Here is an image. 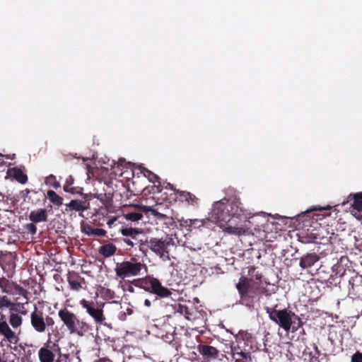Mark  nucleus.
<instances>
[{
	"label": "nucleus",
	"mask_w": 362,
	"mask_h": 362,
	"mask_svg": "<svg viewBox=\"0 0 362 362\" xmlns=\"http://www.w3.org/2000/svg\"><path fill=\"white\" fill-rule=\"evenodd\" d=\"M230 214L227 199H223L213 204L209 218L211 221L215 222L220 228H223L233 220Z\"/></svg>",
	"instance_id": "obj_7"
},
{
	"label": "nucleus",
	"mask_w": 362,
	"mask_h": 362,
	"mask_svg": "<svg viewBox=\"0 0 362 362\" xmlns=\"http://www.w3.org/2000/svg\"><path fill=\"white\" fill-rule=\"evenodd\" d=\"M67 281L70 288L75 291H79L83 288V285L86 284L85 279L74 271L68 272Z\"/></svg>",
	"instance_id": "obj_17"
},
{
	"label": "nucleus",
	"mask_w": 362,
	"mask_h": 362,
	"mask_svg": "<svg viewBox=\"0 0 362 362\" xmlns=\"http://www.w3.org/2000/svg\"><path fill=\"white\" fill-rule=\"evenodd\" d=\"M28 217L33 223L45 222L47 221V211L45 209L33 210L30 211Z\"/></svg>",
	"instance_id": "obj_23"
},
{
	"label": "nucleus",
	"mask_w": 362,
	"mask_h": 362,
	"mask_svg": "<svg viewBox=\"0 0 362 362\" xmlns=\"http://www.w3.org/2000/svg\"><path fill=\"white\" fill-rule=\"evenodd\" d=\"M231 354L235 362H251V353L243 351L240 346H232Z\"/></svg>",
	"instance_id": "obj_19"
},
{
	"label": "nucleus",
	"mask_w": 362,
	"mask_h": 362,
	"mask_svg": "<svg viewBox=\"0 0 362 362\" xmlns=\"http://www.w3.org/2000/svg\"><path fill=\"white\" fill-rule=\"evenodd\" d=\"M128 291L130 292V293H134V289L132 286H129V288H128Z\"/></svg>",
	"instance_id": "obj_48"
},
{
	"label": "nucleus",
	"mask_w": 362,
	"mask_h": 362,
	"mask_svg": "<svg viewBox=\"0 0 362 362\" xmlns=\"http://www.w3.org/2000/svg\"><path fill=\"white\" fill-rule=\"evenodd\" d=\"M117 247L112 243H108L100 247L98 252L104 257H110L116 253Z\"/></svg>",
	"instance_id": "obj_29"
},
{
	"label": "nucleus",
	"mask_w": 362,
	"mask_h": 362,
	"mask_svg": "<svg viewBox=\"0 0 362 362\" xmlns=\"http://www.w3.org/2000/svg\"><path fill=\"white\" fill-rule=\"evenodd\" d=\"M144 305H145L146 307H147V308L151 307V300H149V299H146V300H144Z\"/></svg>",
	"instance_id": "obj_46"
},
{
	"label": "nucleus",
	"mask_w": 362,
	"mask_h": 362,
	"mask_svg": "<svg viewBox=\"0 0 362 362\" xmlns=\"http://www.w3.org/2000/svg\"><path fill=\"white\" fill-rule=\"evenodd\" d=\"M83 233L88 235H95L98 237H104L106 235V230L102 228H95L89 224L83 225L81 227Z\"/></svg>",
	"instance_id": "obj_25"
},
{
	"label": "nucleus",
	"mask_w": 362,
	"mask_h": 362,
	"mask_svg": "<svg viewBox=\"0 0 362 362\" xmlns=\"http://www.w3.org/2000/svg\"><path fill=\"white\" fill-rule=\"evenodd\" d=\"M149 243L150 250L160 257L168 255V247L174 244L173 238L168 236L161 238H151Z\"/></svg>",
	"instance_id": "obj_9"
},
{
	"label": "nucleus",
	"mask_w": 362,
	"mask_h": 362,
	"mask_svg": "<svg viewBox=\"0 0 362 362\" xmlns=\"http://www.w3.org/2000/svg\"><path fill=\"white\" fill-rule=\"evenodd\" d=\"M276 307L277 305L274 308L265 307L264 310L269 319L286 332H296L303 325L302 320L295 313L288 308L277 310Z\"/></svg>",
	"instance_id": "obj_2"
},
{
	"label": "nucleus",
	"mask_w": 362,
	"mask_h": 362,
	"mask_svg": "<svg viewBox=\"0 0 362 362\" xmlns=\"http://www.w3.org/2000/svg\"><path fill=\"white\" fill-rule=\"evenodd\" d=\"M16 259L15 253L6 252L0 255V265L4 271H12L16 268Z\"/></svg>",
	"instance_id": "obj_18"
},
{
	"label": "nucleus",
	"mask_w": 362,
	"mask_h": 362,
	"mask_svg": "<svg viewBox=\"0 0 362 362\" xmlns=\"http://www.w3.org/2000/svg\"><path fill=\"white\" fill-rule=\"evenodd\" d=\"M47 197L49 201L57 206H60L63 204V198L59 196L54 191L48 190L47 193Z\"/></svg>",
	"instance_id": "obj_31"
},
{
	"label": "nucleus",
	"mask_w": 362,
	"mask_h": 362,
	"mask_svg": "<svg viewBox=\"0 0 362 362\" xmlns=\"http://www.w3.org/2000/svg\"><path fill=\"white\" fill-rule=\"evenodd\" d=\"M331 207L329 206H327L326 207H320V206H315L313 209L307 211L306 212H310L311 211H324V210H329Z\"/></svg>",
	"instance_id": "obj_44"
},
{
	"label": "nucleus",
	"mask_w": 362,
	"mask_h": 362,
	"mask_svg": "<svg viewBox=\"0 0 362 362\" xmlns=\"http://www.w3.org/2000/svg\"><path fill=\"white\" fill-rule=\"evenodd\" d=\"M30 317L32 328L38 334H45L49 332L55 323L52 317L44 313L37 307H35L34 310L31 312Z\"/></svg>",
	"instance_id": "obj_6"
},
{
	"label": "nucleus",
	"mask_w": 362,
	"mask_h": 362,
	"mask_svg": "<svg viewBox=\"0 0 362 362\" xmlns=\"http://www.w3.org/2000/svg\"><path fill=\"white\" fill-rule=\"evenodd\" d=\"M197 350L203 359L207 361L216 360L219 357L220 351L216 347L210 345L199 344Z\"/></svg>",
	"instance_id": "obj_15"
},
{
	"label": "nucleus",
	"mask_w": 362,
	"mask_h": 362,
	"mask_svg": "<svg viewBox=\"0 0 362 362\" xmlns=\"http://www.w3.org/2000/svg\"><path fill=\"white\" fill-rule=\"evenodd\" d=\"M58 317L70 334L83 336L91 330V327L86 322L81 320L76 314L66 307L59 310Z\"/></svg>",
	"instance_id": "obj_4"
},
{
	"label": "nucleus",
	"mask_w": 362,
	"mask_h": 362,
	"mask_svg": "<svg viewBox=\"0 0 362 362\" xmlns=\"http://www.w3.org/2000/svg\"><path fill=\"white\" fill-rule=\"evenodd\" d=\"M221 228L223 229V232L229 235H234L238 236L249 235L250 233V229L247 228L242 226H233L228 223L225 227Z\"/></svg>",
	"instance_id": "obj_22"
},
{
	"label": "nucleus",
	"mask_w": 362,
	"mask_h": 362,
	"mask_svg": "<svg viewBox=\"0 0 362 362\" xmlns=\"http://www.w3.org/2000/svg\"><path fill=\"white\" fill-rule=\"evenodd\" d=\"M144 176L148 178V180L153 183L159 182L160 183V177L153 173V172L150 171L149 170L145 169L144 171Z\"/></svg>",
	"instance_id": "obj_38"
},
{
	"label": "nucleus",
	"mask_w": 362,
	"mask_h": 362,
	"mask_svg": "<svg viewBox=\"0 0 362 362\" xmlns=\"http://www.w3.org/2000/svg\"><path fill=\"white\" fill-rule=\"evenodd\" d=\"M124 218L127 221H138L143 218V215L139 212H130L124 214Z\"/></svg>",
	"instance_id": "obj_36"
},
{
	"label": "nucleus",
	"mask_w": 362,
	"mask_h": 362,
	"mask_svg": "<svg viewBox=\"0 0 362 362\" xmlns=\"http://www.w3.org/2000/svg\"><path fill=\"white\" fill-rule=\"evenodd\" d=\"M71 210L76 211H83L88 208L89 203L87 201L83 200H71L68 204H66Z\"/></svg>",
	"instance_id": "obj_28"
},
{
	"label": "nucleus",
	"mask_w": 362,
	"mask_h": 362,
	"mask_svg": "<svg viewBox=\"0 0 362 362\" xmlns=\"http://www.w3.org/2000/svg\"><path fill=\"white\" fill-rule=\"evenodd\" d=\"M248 276H241L238 283L235 285L240 296V303L246 306H250L257 300L261 293V287L259 283L253 282L252 279L261 280L262 275L256 271L255 267H250L248 269Z\"/></svg>",
	"instance_id": "obj_1"
},
{
	"label": "nucleus",
	"mask_w": 362,
	"mask_h": 362,
	"mask_svg": "<svg viewBox=\"0 0 362 362\" xmlns=\"http://www.w3.org/2000/svg\"><path fill=\"white\" fill-rule=\"evenodd\" d=\"M60 351L61 349L58 344H51L48 341L38 351L39 361L40 362H54L56 354Z\"/></svg>",
	"instance_id": "obj_11"
},
{
	"label": "nucleus",
	"mask_w": 362,
	"mask_h": 362,
	"mask_svg": "<svg viewBox=\"0 0 362 362\" xmlns=\"http://www.w3.org/2000/svg\"><path fill=\"white\" fill-rule=\"evenodd\" d=\"M132 284L137 288L153 294V303H156L158 298H168L172 295L171 290L163 286L160 281L153 276L147 275L143 278L134 279Z\"/></svg>",
	"instance_id": "obj_3"
},
{
	"label": "nucleus",
	"mask_w": 362,
	"mask_h": 362,
	"mask_svg": "<svg viewBox=\"0 0 362 362\" xmlns=\"http://www.w3.org/2000/svg\"><path fill=\"white\" fill-rule=\"evenodd\" d=\"M0 288L3 293L8 295H19L28 299V291L5 277H0Z\"/></svg>",
	"instance_id": "obj_10"
},
{
	"label": "nucleus",
	"mask_w": 362,
	"mask_h": 362,
	"mask_svg": "<svg viewBox=\"0 0 362 362\" xmlns=\"http://www.w3.org/2000/svg\"><path fill=\"white\" fill-rule=\"evenodd\" d=\"M28 314V310L23 303L18 304L14 308L9 310L8 322L14 329L20 328L23 324V316Z\"/></svg>",
	"instance_id": "obj_12"
},
{
	"label": "nucleus",
	"mask_w": 362,
	"mask_h": 362,
	"mask_svg": "<svg viewBox=\"0 0 362 362\" xmlns=\"http://www.w3.org/2000/svg\"><path fill=\"white\" fill-rule=\"evenodd\" d=\"M138 243H139V251L141 252L142 254L146 255L148 250H150L149 240L146 239L145 241H143L142 240H139Z\"/></svg>",
	"instance_id": "obj_37"
},
{
	"label": "nucleus",
	"mask_w": 362,
	"mask_h": 362,
	"mask_svg": "<svg viewBox=\"0 0 362 362\" xmlns=\"http://www.w3.org/2000/svg\"><path fill=\"white\" fill-rule=\"evenodd\" d=\"M159 205H156V208L154 206H141V211L144 213L151 212V214L156 218L157 220L163 223L167 228H171L175 226V221L172 216H168L167 214H163L159 211Z\"/></svg>",
	"instance_id": "obj_14"
},
{
	"label": "nucleus",
	"mask_w": 362,
	"mask_h": 362,
	"mask_svg": "<svg viewBox=\"0 0 362 362\" xmlns=\"http://www.w3.org/2000/svg\"><path fill=\"white\" fill-rule=\"evenodd\" d=\"M177 312L180 313L182 315H184L187 319H189V315H191V313L188 308V307L185 305L178 304L177 308Z\"/></svg>",
	"instance_id": "obj_39"
},
{
	"label": "nucleus",
	"mask_w": 362,
	"mask_h": 362,
	"mask_svg": "<svg viewBox=\"0 0 362 362\" xmlns=\"http://www.w3.org/2000/svg\"><path fill=\"white\" fill-rule=\"evenodd\" d=\"M74 183V178L72 175H69L65 182L64 185V190L71 194H78L82 190V188L71 187Z\"/></svg>",
	"instance_id": "obj_30"
},
{
	"label": "nucleus",
	"mask_w": 362,
	"mask_h": 362,
	"mask_svg": "<svg viewBox=\"0 0 362 362\" xmlns=\"http://www.w3.org/2000/svg\"><path fill=\"white\" fill-rule=\"evenodd\" d=\"M351 362H362V353L356 351L351 356Z\"/></svg>",
	"instance_id": "obj_41"
},
{
	"label": "nucleus",
	"mask_w": 362,
	"mask_h": 362,
	"mask_svg": "<svg viewBox=\"0 0 362 362\" xmlns=\"http://www.w3.org/2000/svg\"><path fill=\"white\" fill-rule=\"evenodd\" d=\"M35 223H30L25 225V228L27 231L31 235H35L37 233V227L35 224Z\"/></svg>",
	"instance_id": "obj_40"
},
{
	"label": "nucleus",
	"mask_w": 362,
	"mask_h": 362,
	"mask_svg": "<svg viewBox=\"0 0 362 362\" xmlns=\"http://www.w3.org/2000/svg\"><path fill=\"white\" fill-rule=\"evenodd\" d=\"M320 260V257L315 252L307 253L300 259L299 266L303 269H308L312 267Z\"/></svg>",
	"instance_id": "obj_20"
},
{
	"label": "nucleus",
	"mask_w": 362,
	"mask_h": 362,
	"mask_svg": "<svg viewBox=\"0 0 362 362\" xmlns=\"http://www.w3.org/2000/svg\"><path fill=\"white\" fill-rule=\"evenodd\" d=\"M177 198L180 202H186L191 205H197L198 204V198L193 194L181 190H175Z\"/></svg>",
	"instance_id": "obj_21"
},
{
	"label": "nucleus",
	"mask_w": 362,
	"mask_h": 362,
	"mask_svg": "<svg viewBox=\"0 0 362 362\" xmlns=\"http://www.w3.org/2000/svg\"><path fill=\"white\" fill-rule=\"evenodd\" d=\"M133 313V310L132 308H127L126 309V312L120 313L119 315V318L121 320H126V315H131Z\"/></svg>",
	"instance_id": "obj_42"
},
{
	"label": "nucleus",
	"mask_w": 362,
	"mask_h": 362,
	"mask_svg": "<svg viewBox=\"0 0 362 362\" xmlns=\"http://www.w3.org/2000/svg\"><path fill=\"white\" fill-rule=\"evenodd\" d=\"M168 187H170L171 189H173V186L170 183H168Z\"/></svg>",
	"instance_id": "obj_50"
},
{
	"label": "nucleus",
	"mask_w": 362,
	"mask_h": 362,
	"mask_svg": "<svg viewBox=\"0 0 362 362\" xmlns=\"http://www.w3.org/2000/svg\"><path fill=\"white\" fill-rule=\"evenodd\" d=\"M120 233L124 238H131L136 241L138 240L137 236L142 233V229L132 227H122L120 229Z\"/></svg>",
	"instance_id": "obj_26"
},
{
	"label": "nucleus",
	"mask_w": 362,
	"mask_h": 362,
	"mask_svg": "<svg viewBox=\"0 0 362 362\" xmlns=\"http://www.w3.org/2000/svg\"><path fill=\"white\" fill-rule=\"evenodd\" d=\"M143 270L147 272L146 265L134 257L117 263L115 269L117 277L122 280L128 277L142 275Z\"/></svg>",
	"instance_id": "obj_5"
},
{
	"label": "nucleus",
	"mask_w": 362,
	"mask_h": 362,
	"mask_svg": "<svg viewBox=\"0 0 362 362\" xmlns=\"http://www.w3.org/2000/svg\"><path fill=\"white\" fill-rule=\"evenodd\" d=\"M45 184L57 189L60 187V183L57 180L56 176L51 174L46 177Z\"/></svg>",
	"instance_id": "obj_35"
},
{
	"label": "nucleus",
	"mask_w": 362,
	"mask_h": 362,
	"mask_svg": "<svg viewBox=\"0 0 362 362\" xmlns=\"http://www.w3.org/2000/svg\"><path fill=\"white\" fill-rule=\"evenodd\" d=\"M21 303L11 302L6 296H0V308H8V311L16 306H18Z\"/></svg>",
	"instance_id": "obj_33"
},
{
	"label": "nucleus",
	"mask_w": 362,
	"mask_h": 362,
	"mask_svg": "<svg viewBox=\"0 0 362 362\" xmlns=\"http://www.w3.org/2000/svg\"><path fill=\"white\" fill-rule=\"evenodd\" d=\"M349 201H353L351 204L352 212L357 211L361 213L362 211V192L355 194H350L348 197Z\"/></svg>",
	"instance_id": "obj_27"
},
{
	"label": "nucleus",
	"mask_w": 362,
	"mask_h": 362,
	"mask_svg": "<svg viewBox=\"0 0 362 362\" xmlns=\"http://www.w3.org/2000/svg\"><path fill=\"white\" fill-rule=\"evenodd\" d=\"M100 294L103 298L106 300H112L115 296V291L106 288H102V289L100 290Z\"/></svg>",
	"instance_id": "obj_34"
},
{
	"label": "nucleus",
	"mask_w": 362,
	"mask_h": 362,
	"mask_svg": "<svg viewBox=\"0 0 362 362\" xmlns=\"http://www.w3.org/2000/svg\"><path fill=\"white\" fill-rule=\"evenodd\" d=\"M168 187H170L171 189H173V186L170 183H168Z\"/></svg>",
	"instance_id": "obj_49"
},
{
	"label": "nucleus",
	"mask_w": 362,
	"mask_h": 362,
	"mask_svg": "<svg viewBox=\"0 0 362 362\" xmlns=\"http://www.w3.org/2000/svg\"><path fill=\"white\" fill-rule=\"evenodd\" d=\"M68 358V355H60V357L56 360L54 362H66Z\"/></svg>",
	"instance_id": "obj_45"
},
{
	"label": "nucleus",
	"mask_w": 362,
	"mask_h": 362,
	"mask_svg": "<svg viewBox=\"0 0 362 362\" xmlns=\"http://www.w3.org/2000/svg\"><path fill=\"white\" fill-rule=\"evenodd\" d=\"M7 173L21 184H25L28 182L27 175L21 168L16 167L9 168Z\"/></svg>",
	"instance_id": "obj_24"
},
{
	"label": "nucleus",
	"mask_w": 362,
	"mask_h": 362,
	"mask_svg": "<svg viewBox=\"0 0 362 362\" xmlns=\"http://www.w3.org/2000/svg\"><path fill=\"white\" fill-rule=\"evenodd\" d=\"M95 362H112V361L110 360H109V359L103 358L98 359V361H96Z\"/></svg>",
	"instance_id": "obj_47"
},
{
	"label": "nucleus",
	"mask_w": 362,
	"mask_h": 362,
	"mask_svg": "<svg viewBox=\"0 0 362 362\" xmlns=\"http://www.w3.org/2000/svg\"><path fill=\"white\" fill-rule=\"evenodd\" d=\"M134 239H132L131 238H123L122 241L130 248L133 247L135 245H137V243H134Z\"/></svg>",
	"instance_id": "obj_43"
},
{
	"label": "nucleus",
	"mask_w": 362,
	"mask_h": 362,
	"mask_svg": "<svg viewBox=\"0 0 362 362\" xmlns=\"http://www.w3.org/2000/svg\"><path fill=\"white\" fill-rule=\"evenodd\" d=\"M184 222L187 226H189V230H192L193 228H199L200 227L204 226L206 221L199 219H187Z\"/></svg>",
	"instance_id": "obj_32"
},
{
	"label": "nucleus",
	"mask_w": 362,
	"mask_h": 362,
	"mask_svg": "<svg viewBox=\"0 0 362 362\" xmlns=\"http://www.w3.org/2000/svg\"><path fill=\"white\" fill-rule=\"evenodd\" d=\"M80 304L81 307L86 310V313L93 319L96 325H103L109 327L105 322L106 317L103 312L104 303L98 305L93 300L82 299Z\"/></svg>",
	"instance_id": "obj_8"
},
{
	"label": "nucleus",
	"mask_w": 362,
	"mask_h": 362,
	"mask_svg": "<svg viewBox=\"0 0 362 362\" xmlns=\"http://www.w3.org/2000/svg\"><path fill=\"white\" fill-rule=\"evenodd\" d=\"M227 204L232 218H250L251 213L244 206L239 199H234L233 200L227 199Z\"/></svg>",
	"instance_id": "obj_13"
},
{
	"label": "nucleus",
	"mask_w": 362,
	"mask_h": 362,
	"mask_svg": "<svg viewBox=\"0 0 362 362\" xmlns=\"http://www.w3.org/2000/svg\"><path fill=\"white\" fill-rule=\"evenodd\" d=\"M0 334L4 336L11 344H17L18 337L16 333L10 328L8 324L4 320L2 315L0 318Z\"/></svg>",
	"instance_id": "obj_16"
},
{
	"label": "nucleus",
	"mask_w": 362,
	"mask_h": 362,
	"mask_svg": "<svg viewBox=\"0 0 362 362\" xmlns=\"http://www.w3.org/2000/svg\"><path fill=\"white\" fill-rule=\"evenodd\" d=\"M112 222H113V220H109L107 222V224L110 225L111 223H112Z\"/></svg>",
	"instance_id": "obj_51"
}]
</instances>
